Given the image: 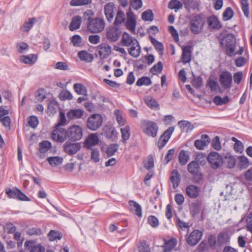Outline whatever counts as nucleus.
<instances>
[{"mask_svg": "<svg viewBox=\"0 0 252 252\" xmlns=\"http://www.w3.org/2000/svg\"><path fill=\"white\" fill-rule=\"evenodd\" d=\"M121 43L123 46H128L132 45L128 50L129 54L134 57L137 58L141 53V47L136 39L134 40L133 37L126 32H125L122 35Z\"/></svg>", "mask_w": 252, "mask_h": 252, "instance_id": "obj_1", "label": "nucleus"}, {"mask_svg": "<svg viewBox=\"0 0 252 252\" xmlns=\"http://www.w3.org/2000/svg\"><path fill=\"white\" fill-rule=\"evenodd\" d=\"M220 46L223 48L224 46V41L225 44V53L230 57H232L235 55L234 53L236 48V39L234 34L226 33L223 35L222 36H218Z\"/></svg>", "mask_w": 252, "mask_h": 252, "instance_id": "obj_2", "label": "nucleus"}, {"mask_svg": "<svg viewBox=\"0 0 252 252\" xmlns=\"http://www.w3.org/2000/svg\"><path fill=\"white\" fill-rule=\"evenodd\" d=\"M205 20L202 13L196 14L190 21V30L194 34L201 33L204 26Z\"/></svg>", "mask_w": 252, "mask_h": 252, "instance_id": "obj_3", "label": "nucleus"}, {"mask_svg": "<svg viewBox=\"0 0 252 252\" xmlns=\"http://www.w3.org/2000/svg\"><path fill=\"white\" fill-rule=\"evenodd\" d=\"M142 131L148 136L156 137L158 129L157 124L154 121L144 120L141 121Z\"/></svg>", "mask_w": 252, "mask_h": 252, "instance_id": "obj_4", "label": "nucleus"}, {"mask_svg": "<svg viewBox=\"0 0 252 252\" xmlns=\"http://www.w3.org/2000/svg\"><path fill=\"white\" fill-rule=\"evenodd\" d=\"M199 164L195 160H193L188 165V171L193 175V182L195 184L199 183L203 179V174L200 172V167Z\"/></svg>", "mask_w": 252, "mask_h": 252, "instance_id": "obj_5", "label": "nucleus"}, {"mask_svg": "<svg viewBox=\"0 0 252 252\" xmlns=\"http://www.w3.org/2000/svg\"><path fill=\"white\" fill-rule=\"evenodd\" d=\"M207 160L213 169L220 168L223 163L222 157L217 152H211L206 157Z\"/></svg>", "mask_w": 252, "mask_h": 252, "instance_id": "obj_6", "label": "nucleus"}, {"mask_svg": "<svg viewBox=\"0 0 252 252\" xmlns=\"http://www.w3.org/2000/svg\"><path fill=\"white\" fill-rule=\"evenodd\" d=\"M67 134L69 141L76 142L82 137L83 129L80 126L73 125L67 129Z\"/></svg>", "mask_w": 252, "mask_h": 252, "instance_id": "obj_7", "label": "nucleus"}, {"mask_svg": "<svg viewBox=\"0 0 252 252\" xmlns=\"http://www.w3.org/2000/svg\"><path fill=\"white\" fill-rule=\"evenodd\" d=\"M105 27V22L103 19L95 17L88 23L87 28L91 33H99L102 32Z\"/></svg>", "mask_w": 252, "mask_h": 252, "instance_id": "obj_8", "label": "nucleus"}, {"mask_svg": "<svg viewBox=\"0 0 252 252\" xmlns=\"http://www.w3.org/2000/svg\"><path fill=\"white\" fill-rule=\"evenodd\" d=\"M103 118L98 114H94L90 116L87 121V127L92 130L96 131L102 125Z\"/></svg>", "mask_w": 252, "mask_h": 252, "instance_id": "obj_9", "label": "nucleus"}, {"mask_svg": "<svg viewBox=\"0 0 252 252\" xmlns=\"http://www.w3.org/2000/svg\"><path fill=\"white\" fill-rule=\"evenodd\" d=\"M126 20L124 23L126 28L133 33H135L136 26V17L130 8L126 13Z\"/></svg>", "mask_w": 252, "mask_h": 252, "instance_id": "obj_10", "label": "nucleus"}, {"mask_svg": "<svg viewBox=\"0 0 252 252\" xmlns=\"http://www.w3.org/2000/svg\"><path fill=\"white\" fill-rule=\"evenodd\" d=\"M52 139L59 143H63L68 139L67 129L62 127H55L52 133Z\"/></svg>", "mask_w": 252, "mask_h": 252, "instance_id": "obj_11", "label": "nucleus"}, {"mask_svg": "<svg viewBox=\"0 0 252 252\" xmlns=\"http://www.w3.org/2000/svg\"><path fill=\"white\" fill-rule=\"evenodd\" d=\"M219 81L225 89L230 88L232 82L231 73L227 70L221 72L219 75Z\"/></svg>", "mask_w": 252, "mask_h": 252, "instance_id": "obj_12", "label": "nucleus"}, {"mask_svg": "<svg viewBox=\"0 0 252 252\" xmlns=\"http://www.w3.org/2000/svg\"><path fill=\"white\" fill-rule=\"evenodd\" d=\"M174 130V127L170 126L160 136L157 144L159 149L163 148L167 144Z\"/></svg>", "mask_w": 252, "mask_h": 252, "instance_id": "obj_13", "label": "nucleus"}, {"mask_svg": "<svg viewBox=\"0 0 252 252\" xmlns=\"http://www.w3.org/2000/svg\"><path fill=\"white\" fill-rule=\"evenodd\" d=\"M72 141H67L63 145L64 152L69 156H73L76 154L81 148L80 143H72Z\"/></svg>", "mask_w": 252, "mask_h": 252, "instance_id": "obj_14", "label": "nucleus"}, {"mask_svg": "<svg viewBox=\"0 0 252 252\" xmlns=\"http://www.w3.org/2000/svg\"><path fill=\"white\" fill-rule=\"evenodd\" d=\"M202 236V232L199 230H194L192 231L187 239L188 245L193 246L196 245L200 240Z\"/></svg>", "mask_w": 252, "mask_h": 252, "instance_id": "obj_15", "label": "nucleus"}, {"mask_svg": "<svg viewBox=\"0 0 252 252\" xmlns=\"http://www.w3.org/2000/svg\"><path fill=\"white\" fill-rule=\"evenodd\" d=\"M99 138L96 133L89 134L84 142V147L87 149H93L99 142Z\"/></svg>", "mask_w": 252, "mask_h": 252, "instance_id": "obj_16", "label": "nucleus"}, {"mask_svg": "<svg viewBox=\"0 0 252 252\" xmlns=\"http://www.w3.org/2000/svg\"><path fill=\"white\" fill-rule=\"evenodd\" d=\"M208 27L213 30H219L222 28V24L216 15H211L207 18Z\"/></svg>", "mask_w": 252, "mask_h": 252, "instance_id": "obj_17", "label": "nucleus"}, {"mask_svg": "<svg viewBox=\"0 0 252 252\" xmlns=\"http://www.w3.org/2000/svg\"><path fill=\"white\" fill-rule=\"evenodd\" d=\"M192 49L191 45H187L182 48V59L184 64L191 62Z\"/></svg>", "mask_w": 252, "mask_h": 252, "instance_id": "obj_18", "label": "nucleus"}, {"mask_svg": "<svg viewBox=\"0 0 252 252\" xmlns=\"http://www.w3.org/2000/svg\"><path fill=\"white\" fill-rule=\"evenodd\" d=\"M210 140V137L207 134H203L201 136V139L195 140L194 145L197 149L203 150L209 143Z\"/></svg>", "mask_w": 252, "mask_h": 252, "instance_id": "obj_19", "label": "nucleus"}, {"mask_svg": "<svg viewBox=\"0 0 252 252\" xmlns=\"http://www.w3.org/2000/svg\"><path fill=\"white\" fill-rule=\"evenodd\" d=\"M200 191V188L194 185H189L186 188V193L187 196L190 198H197Z\"/></svg>", "mask_w": 252, "mask_h": 252, "instance_id": "obj_20", "label": "nucleus"}, {"mask_svg": "<svg viewBox=\"0 0 252 252\" xmlns=\"http://www.w3.org/2000/svg\"><path fill=\"white\" fill-rule=\"evenodd\" d=\"M98 54L101 59L107 58L110 54V46L106 43H102L98 46Z\"/></svg>", "mask_w": 252, "mask_h": 252, "instance_id": "obj_21", "label": "nucleus"}, {"mask_svg": "<svg viewBox=\"0 0 252 252\" xmlns=\"http://www.w3.org/2000/svg\"><path fill=\"white\" fill-rule=\"evenodd\" d=\"M230 242V237L228 233L225 232H220L217 236V245L221 247L223 245L227 244Z\"/></svg>", "mask_w": 252, "mask_h": 252, "instance_id": "obj_22", "label": "nucleus"}, {"mask_svg": "<svg viewBox=\"0 0 252 252\" xmlns=\"http://www.w3.org/2000/svg\"><path fill=\"white\" fill-rule=\"evenodd\" d=\"M84 110L80 109H71L66 114L67 117L70 120L81 118L84 114Z\"/></svg>", "mask_w": 252, "mask_h": 252, "instance_id": "obj_23", "label": "nucleus"}, {"mask_svg": "<svg viewBox=\"0 0 252 252\" xmlns=\"http://www.w3.org/2000/svg\"><path fill=\"white\" fill-rule=\"evenodd\" d=\"M149 38L151 43L154 46L157 51L158 52V54L160 56H162L164 52V46L163 44L161 42L156 39L154 37H153L151 35H149Z\"/></svg>", "mask_w": 252, "mask_h": 252, "instance_id": "obj_24", "label": "nucleus"}, {"mask_svg": "<svg viewBox=\"0 0 252 252\" xmlns=\"http://www.w3.org/2000/svg\"><path fill=\"white\" fill-rule=\"evenodd\" d=\"M129 205L130 207L131 212H133L134 214L138 217H142V208L137 202L133 200H130L129 201Z\"/></svg>", "mask_w": 252, "mask_h": 252, "instance_id": "obj_25", "label": "nucleus"}, {"mask_svg": "<svg viewBox=\"0 0 252 252\" xmlns=\"http://www.w3.org/2000/svg\"><path fill=\"white\" fill-rule=\"evenodd\" d=\"M82 22L81 16L77 15L74 16L69 26V29L70 31H74L80 28Z\"/></svg>", "mask_w": 252, "mask_h": 252, "instance_id": "obj_26", "label": "nucleus"}, {"mask_svg": "<svg viewBox=\"0 0 252 252\" xmlns=\"http://www.w3.org/2000/svg\"><path fill=\"white\" fill-rule=\"evenodd\" d=\"M201 206V202L197 200L193 202L190 207V214L192 218L196 217L200 213Z\"/></svg>", "mask_w": 252, "mask_h": 252, "instance_id": "obj_27", "label": "nucleus"}, {"mask_svg": "<svg viewBox=\"0 0 252 252\" xmlns=\"http://www.w3.org/2000/svg\"><path fill=\"white\" fill-rule=\"evenodd\" d=\"M170 180L173 184L174 188H176L178 187L180 182V174L177 169L173 170L171 172L170 176Z\"/></svg>", "mask_w": 252, "mask_h": 252, "instance_id": "obj_28", "label": "nucleus"}, {"mask_svg": "<svg viewBox=\"0 0 252 252\" xmlns=\"http://www.w3.org/2000/svg\"><path fill=\"white\" fill-rule=\"evenodd\" d=\"M78 56L81 61H85L88 63L92 62L94 60L93 55L89 53L85 50L81 51L78 52Z\"/></svg>", "mask_w": 252, "mask_h": 252, "instance_id": "obj_29", "label": "nucleus"}, {"mask_svg": "<svg viewBox=\"0 0 252 252\" xmlns=\"http://www.w3.org/2000/svg\"><path fill=\"white\" fill-rule=\"evenodd\" d=\"M37 19L35 17L29 18L28 21L25 22L21 30L24 32H28L36 22Z\"/></svg>", "mask_w": 252, "mask_h": 252, "instance_id": "obj_30", "label": "nucleus"}, {"mask_svg": "<svg viewBox=\"0 0 252 252\" xmlns=\"http://www.w3.org/2000/svg\"><path fill=\"white\" fill-rule=\"evenodd\" d=\"M223 162L227 163V167L229 168H233L235 166L236 159L230 153H227L224 157Z\"/></svg>", "mask_w": 252, "mask_h": 252, "instance_id": "obj_31", "label": "nucleus"}, {"mask_svg": "<svg viewBox=\"0 0 252 252\" xmlns=\"http://www.w3.org/2000/svg\"><path fill=\"white\" fill-rule=\"evenodd\" d=\"M122 134V141L124 144L126 143V141L129 139L130 136V127L128 125L126 126L125 127L121 128Z\"/></svg>", "mask_w": 252, "mask_h": 252, "instance_id": "obj_32", "label": "nucleus"}, {"mask_svg": "<svg viewBox=\"0 0 252 252\" xmlns=\"http://www.w3.org/2000/svg\"><path fill=\"white\" fill-rule=\"evenodd\" d=\"M37 57L34 54H30L27 56H21L20 58V61L25 64H33L36 61Z\"/></svg>", "mask_w": 252, "mask_h": 252, "instance_id": "obj_33", "label": "nucleus"}, {"mask_svg": "<svg viewBox=\"0 0 252 252\" xmlns=\"http://www.w3.org/2000/svg\"><path fill=\"white\" fill-rule=\"evenodd\" d=\"M189 158V154L184 150H182L178 156L179 162L181 165H185L188 162Z\"/></svg>", "mask_w": 252, "mask_h": 252, "instance_id": "obj_34", "label": "nucleus"}, {"mask_svg": "<svg viewBox=\"0 0 252 252\" xmlns=\"http://www.w3.org/2000/svg\"><path fill=\"white\" fill-rule=\"evenodd\" d=\"M229 98L227 95L224 96L223 98L220 95H216L213 99V102L218 106L226 104L229 102Z\"/></svg>", "mask_w": 252, "mask_h": 252, "instance_id": "obj_35", "label": "nucleus"}, {"mask_svg": "<svg viewBox=\"0 0 252 252\" xmlns=\"http://www.w3.org/2000/svg\"><path fill=\"white\" fill-rule=\"evenodd\" d=\"M49 164L52 166H57L63 162V158L59 156L50 157L47 158Z\"/></svg>", "mask_w": 252, "mask_h": 252, "instance_id": "obj_36", "label": "nucleus"}, {"mask_svg": "<svg viewBox=\"0 0 252 252\" xmlns=\"http://www.w3.org/2000/svg\"><path fill=\"white\" fill-rule=\"evenodd\" d=\"M177 240L175 238L171 239L165 242L164 245V252H169L172 250L176 245Z\"/></svg>", "mask_w": 252, "mask_h": 252, "instance_id": "obj_37", "label": "nucleus"}, {"mask_svg": "<svg viewBox=\"0 0 252 252\" xmlns=\"http://www.w3.org/2000/svg\"><path fill=\"white\" fill-rule=\"evenodd\" d=\"M206 86H208L212 91H216L218 89L219 90L220 93H222V91L220 89L218 82L216 80L209 78L207 80Z\"/></svg>", "mask_w": 252, "mask_h": 252, "instance_id": "obj_38", "label": "nucleus"}, {"mask_svg": "<svg viewBox=\"0 0 252 252\" xmlns=\"http://www.w3.org/2000/svg\"><path fill=\"white\" fill-rule=\"evenodd\" d=\"M94 12L93 10L91 9H87L83 13V14L82 19L83 22H86L87 25L88 23L94 18Z\"/></svg>", "mask_w": 252, "mask_h": 252, "instance_id": "obj_39", "label": "nucleus"}, {"mask_svg": "<svg viewBox=\"0 0 252 252\" xmlns=\"http://www.w3.org/2000/svg\"><path fill=\"white\" fill-rule=\"evenodd\" d=\"M241 7L245 16L248 18H250L249 3L248 0H240Z\"/></svg>", "mask_w": 252, "mask_h": 252, "instance_id": "obj_40", "label": "nucleus"}, {"mask_svg": "<svg viewBox=\"0 0 252 252\" xmlns=\"http://www.w3.org/2000/svg\"><path fill=\"white\" fill-rule=\"evenodd\" d=\"M52 147L51 143L47 140H44L39 143V151L41 153H45L48 151Z\"/></svg>", "mask_w": 252, "mask_h": 252, "instance_id": "obj_41", "label": "nucleus"}, {"mask_svg": "<svg viewBox=\"0 0 252 252\" xmlns=\"http://www.w3.org/2000/svg\"><path fill=\"white\" fill-rule=\"evenodd\" d=\"M125 20L124 12L121 9H119L114 22V25L118 26L122 23H124Z\"/></svg>", "mask_w": 252, "mask_h": 252, "instance_id": "obj_42", "label": "nucleus"}, {"mask_svg": "<svg viewBox=\"0 0 252 252\" xmlns=\"http://www.w3.org/2000/svg\"><path fill=\"white\" fill-rule=\"evenodd\" d=\"M191 74L192 76L193 77V79L191 80V84L192 86L196 89L199 88L203 84L202 78L200 75L196 77L195 74L192 71L191 72Z\"/></svg>", "mask_w": 252, "mask_h": 252, "instance_id": "obj_43", "label": "nucleus"}, {"mask_svg": "<svg viewBox=\"0 0 252 252\" xmlns=\"http://www.w3.org/2000/svg\"><path fill=\"white\" fill-rule=\"evenodd\" d=\"M178 126L182 130H184L186 127H187L186 130L187 132L191 131L193 128V126L191 125V123L185 120H182L178 122Z\"/></svg>", "mask_w": 252, "mask_h": 252, "instance_id": "obj_44", "label": "nucleus"}, {"mask_svg": "<svg viewBox=\"0 0 252 252\" xmlns=\"http://www.w3.org/2000/svg\"><path fill=\"white\" fill-rule=\"evenodd\" d=\"M163 65L161 61L154 65L150 69V72L153 75H156L157 73H160L162 71Z\"/></svg>", "mask_w": 252, "mask_h": 252, "instance_id": "obj_45", "label": "nucleus"}, {"mask_svg": "<svg viewBox=\"0 0 252 252\" xmlns=\"http://www.w3.org/2000/svg\"><path fill=\"white\" fill-rule=\"evenodd\" d=\"M154 14L151 9H148L144 11L141 14V19L144 21H152L154 19Z\"/></svg>", "mask_w": 252, "mask_h": 252, "instance_id": "obj_46", "label": "nucleus"}, {"mask_svg": "<svg viewBox=\"0 0 252 252\" xmlns=\"http://www.w3.org/2000/svg\"><path fill=\"white\" fill-rule=\"evenodd\" d=\"M152 83V80L149 77L142 76L137 80L136 85L137 86H142L143 85L149 86L151 85Z\"/></svg>", "mask_w": 252, "mask_h": 252, "instance_id": "obj_47", "label": "nucleus"}, {"mask_svg": "<svg viewBox=\"0 0 252 252\" xmlns=\"http://www.w3.org/2000/svg\"><path fill=\"white\" fill-rule=\"evenodd\" d=\"M234 14L233 9L230 7H227L222 13V20L226 21L232 18Z\"/></svg>", "mask_w": 252, "mask_h": 252, "instance_id": "obj_48", "label": "nucleus"}, {"mask_svg": "<svg viewBox=\"0 0 252 252\" xmlns=\"http://www.w3.org/2000/svg\"><path fill=\"white\" fill-rule=\"evenodd\" d=\"M49 239L51 241H54L56 240H60L62 238V234L59 231L51 230L48 234Z\"/></svg>", "mask_w": 252, "mask_h": 252, "instance_id": "obj_49", "label": "nucleus"}, {"mask_svg": "<svg viewBox=\"0 0 252 252\" xmlns=\"http://www.w3.org/2000/svg\"><path fill=\"white\" fill-rule=\"evenodd\" d=\"M239 161L238 165L241 170L247 168L249 165V161L248 158L244 156H241L239 157Z\"/></svg>", "mask_w": 252, "mask_h": 252, "instance_id": "obj_50", "label": "nucleus"}, {"mask_svg": "<svg viewBox=\"0 0 252 252\" xmlns=\"http://www.w3.org/2000/svg\"><path fill=\"white\" fill-rule=\"evenodd\" d=\"M73 88L78 94L87 95V90L82 84L75 83L73 85Z\"/></svg>", "mask_w": 252, "mask_h": 252, "instance_id": "obj_51", "label": "nucleus"}, {"mask_svg": "<svg viewBox=\"0 0 252 252\" xmlns=\"http://www.w3.org/2000/svg\"><path fill=\"white\" fill-rule=\"evenodd\" d=\"M92 2V0H71L70 5L72 6H83L90 4Z\"/></svg>", "mask_w": 252, "mask_h": 252, "instance_id": "obj_52", "label": "nucleus"}, {"mask_svg": "<svg viewBox=\"0 0 252 252\" xmlns=\"http://www.w3.org/2000/svg\"><path fill=\"white\" fill-rule=\"evenodd\" d=\"M182 6V3L178 0H171L168 4V7L170 9L178 10Z\"/></svg>", "mask_w": 252, "mask_h": 252, "instance_id": "obj_53", "label": "nucleus"}, {"mask_svg": "<svg viewBox=\"0 0 252 252\" xmlns=\"http://www.w3.org/2000/svg\"><path fill=\"white\" fill-rule=\"evenodd\" d=\"M114 114L119 126H124L126 124V120L123 118L120 110L119 109H116L114 112Z\"/></svg>", "mask_w": 252, "mask_h": 252, "instance_id": "obj_54", "label": "nucleus"}, {"mask_svg": "<svg viewBox=\"0 0 252 252\" xmlns=\"http://www.w3.org/2000/svg\"><path fill=\"white\" fill-rule=\"evenodd\" d=\"M206 157L205 154L199 153L196 155L195 160L198 162L200 165L204 166L206 163Z\"/></svg>", "mask_w": 252, "mask_h": 252, "instance_id": "obj_55", "label": "nucleus"}, {"mask_svg": "<svg viewBox=\"0 0 252 252\" xmlns=\"http://www.w3.org/2000/svg\"><path fill=\"white\" fill-rule=\"evenodd\" d=\"M211 146L217 151H219L221 149V145L220 141V138L219 136H216L212 140Z\"/></svg>", "mask_w": 252, "mask_h": 252, "instance_id": "obj_56", "label": "nucleus"}, {"mask_svg": "<svg viewBox=\"0 0 252 252\" xmlns=\"http://www.w3.org/2000/svg\"><path fill=\"white\" fill-rule=\"evenodd\" d=\"M91 159L94 162L99 161V151L97 148L91 149Z\"/></svg>", "mask_w": 252, "mask_h": 252, "instance_id": "obj_57", "label": "nucleus"}, {"mask_svg": "<svg viewBox=\"0 0 252 252\" xmlns=\"http://www.w3.org/2000/svg\"><path fill=\"white\" fill-rule=\"evenodd\" d=\"M121 34L119 28L111 27V41H115L118 40Z\"/></svg>", "mask_w": 252, "mask_h": 252, "instance_id": "obj_58", "label": "nucleus"}, {"mask_svg": "<svg viewBox=\"0 0 252 252\" xmlns=\"http://www.w3.org/2000/svg\"><path fill=\"white\" fill-rule=\"evenodd\" d=\"M67 125L66 119L65 114L63 112H60L59 113V118L57 124L55 127H61Z\"/></svg>", "mask_w": 252, "mask_h": 252, "instance_id": "obj_59", "label": "nucleus"}, {"mask_svg": "<svg viewBox=\"0 0 252 252\" xmlns=\"http://www.w3.org/2000/svg\"><path fill=\"white\" fill-rule=\"evenodd\" d=\"M19 189L15 187L13 189H9L6 190L5 193L9 198L16 199L17 198V191Z\"/></svg>", "mask_w": 252, "mask_h": 252, "instance_id": "obj_60", "label": "nucleus"}, {"mask_svg": "<svg viewBox=\"0 0 252 252\" xmlns=\"http://www.w3.org/2000/svg\"><path fill=\"white\" fill-rule=\"evenodd\" d=\"M145 61L142 59L136 60L133 63V67L137 70L144 69L146 68V65L144 64Z\"/></svg>", "mask_w": 252, "mask_h": 252, "instance_id": "obj_61", "label": "nucleus"}, {"mask_svg": "<svg viewBox=\"0 0 252 252\" xmlns=\"http://www.w3.org/2000/svg\"><path fill=\"white\" fill-rule=\"evenodd\" d=\"M217 239L215 234H210L208 236L207 243L210 248L214 249L216 246Z\"/></svg>", "mask_w": 252, "mask_h": 252, "instance_id": "obj_62", "label": "nucleus"}, {"mask_svg": "<svg viewBox=\"0 0 252 252\" xmlns=\"http://www.w3.org/2000/svg\"><path fill=\"white\" fill-rule=\"evenodd\" d=\"M143 2L142 0H130L129 8L132 7L136 10L140 9L142 7Z\"/></svg>", "mask_w": 252, "mask_h": 252, "instance_id": "obj_63", "label": "nucleus"}, {"mask_svg": "<svg viewBox=\"0 0 252 252\" xmlns=\"http://www.w3.org/2000/svg\"><path fill=\"white\" fill-rule=\"evenodd\" d=\"M197 252H208V247L206 240H203L197 246Z\"/></svg>", "mask_w": 252, "mask_h": 252, "instance_id": "obj_64", "label": "nucleus"}]
</instances>
